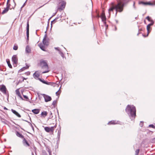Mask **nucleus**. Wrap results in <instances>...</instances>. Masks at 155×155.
<instances>
[{
  "instance_id": "f704fd0d",
  "label": "nucleus",
  "mask_w": 155,
  "mask_h": 155,
  "mask_svg": "<svg viewBox=\"0 0 155 155\" xmlns=\"http://www.w3.org/2000/svg\"><path fill=\"white\" fill-rule=\"evenodd\" d=\"M146 18L149 21H152V20H150V17L149 16H148Z\"/></svg>"
},
{
  "instance_id": "49530a36",
  "label": "nucleus",
  "mask_w": 155,
  "mask_h": 155,
  "mask_svg": "<svg viewBox=\"0 0 155 155\" xmlns=\"http://www.w3.org/2000/svg\"><path fill=\"white\" fill-rule=\"evenodd\" d=\"M30 72H28L27 73V75H30Z\"/></svg>"
},
{
  "instance_id": "aec40b11",
  "label": "nucleus",
  "mask_w": 155,
  "mask_h": 155,
  "mask_svg": "<svg viewBox=\"0 0 155 155\" xmlns=\"http://www.w3.org/2000/svg\"><path fill=\"white\" fill-rule=\"evenodd\" d=\"M41 117H45L47 115V113L46 111H43L41 114Z\"/></svg>"
},
{
  "instance_id": "6e6552de",
  "label": "nucleus",
  "mask_w": 155,
  "mask_h": 155,
  "mask_svg": "<svg viewBox=\"0 0 155 155\" xmlns=\"http://www.w3.org/2000/svg\"><path fill=\"white\" fill-rule=\"evenodd\" d=\"M22 143L23 145L25 147H29L30 146V144L29 143H28V141L27 140L24 138L22 140Z\"/></svg>"
},
{
  "instance_id": "5701e85b",
  "label": "nucleus",
  "mask_w": 155,
  "mask_h": 155,
  "mask_svg": "<svg viewBox=\"0 0 155 155\" xmlns=\"http://www.w3.org/2000/svg\"><path fill=\"white\" fill-rule=\"evenodd\" d=\"M31 48L29 47L27 45L26 46L25 49V51L27 53H29L31 51Z\"/></svg>"
},
{
  "instance_id": "0eeeda50",
  "label": "nucleus",
  "mask_w": 155,
  "mask_h": 155,
  "mask_svg": "<svg viewBox=\"0 0 155 155\" xmlns=\"http://www.w3.org/2000/svg\"><path fill=\"white\" fill-rule=\"evenodd\" d=\"M12 60L13 64H16L18 63V58L16 55H14L12 58Z\"/></svg>"
},
{
  "instance_id": "864d4df0",
  "label": "nucleus",
  "mask_w": 155,
  "mask_h": 155,
  "mask_svg": "<svg viewBox=\"0 0 155 155\" xmlns=\"http://www.w3.org/2000/svg\"><path fill=\"white\" fill-rule=\"evenodd\" d=\"M154 139L155 140V137L154 138Z\"/></svg>"
},
{
  "instance_id": "a878e982",
  "label": "nucleus",
  "mask_w": 155,
  "mask_h": 155,
  "mask_svg": "<svg viewBox=\"0 0 155 155\" xmlns=\"http://www.w3.org/2000/svg\"><path fill=\"white\" fill-rule=\"evenodd\" d=\"M58 51H59V53L61 55L62 58H64V56L63 53L61 52L60 49L58 50Z\"/></svg>"
},
{
  "instance_id": "4c0bfd02",
  "label": "nucleus",
  "mask_w": 155,
  "mask_h": 155,
  "mask_svg": "<svg viewBox=\"0 0 155 155\" xmlns=\"http://www.w3.org/2000/svg\"><path fill=\"white\" fill-rule=\"evenodd\" d=\"M149 127L152 128H155V127L153 124H150L149 126Z\"/></svg>"
},
{
  "instance_id": "9b49d317",
  "label": "nucleus",
  "mask_w": 155,
  "mask_h": 155,
  "mask_svg": "<svg viewBox=\"0 0 155 155\" xmlns=\"http://www.w3.org/2000/svg\"><path fill=\"white\" fill-rule=\"evenodd\" d=\"M39 76L40 73L38 71H36L33 74V76L34 78L35 79L38 78Z\"/></svg>"
},
{
  "instance_id": "79ce46f5",
  "label": "nucleus",
  "mask_w": 155,
  "mask_h": 155,
  "mask_svg": "<svg viewBox=\"0 0 155 155\" xmlns=\"http://www.w3.org/2000/svg\"><path fill=\"white\" fill-rule=\"evenodd\" d=\"M26 2V1L25 2V3L23 4V5L22 6V7H21V8H23L25 6Z\"/></svg>"
},
{
  "instance_id": "a211bd4d",
  "label": "nucleus",
  "mask_w": 155,
  "mask_h": 155,
  "mask_svg": "<svg viewBox=\"0 0 155 155\" xmlns=\"http://www.w3.org/2000/svg\"><path fill=\"white\" fill-rule=\"evenodd\" d=\"M65 5L66 2H62L61 5L59 8V9H60L62 10L65 8Z\"/></svg>"
},
{
  "instance_id": "412c9836",
  "label": "nucleus",
  "mask_w": 155,
  "mask_h": 155,
  "mask_svg": "<svg viewBox=\"0 0 155 155\" xmlns=\"http://www.w3.org/2000/svg\"><path fill=\"white\" fill-rule=\"evenodd\" d=\"M40 48L43 51H45V46L41 43L40 44L38 45Z\"/></svg>"
},
{
  "instance_id": "c756f323",
  "label": "nucleus",
  "mask_w": 155,
  "mask_h": 155,
  "mask_svg": "<svg viewBox=\"0 0 155 155\" xmlns=\"http://www.w3.org/2000/svg\"><path fill=\"white\" fill-rule=\"evenodd\" d=\"M21 78V79L22 80L21 81L19 80V81L18 83L22 82L24 81V80H26L27 79V78H25L22 77Z\"/></svg>"
},
{
  "instance_id": "b1692460",
  "label": "nucleus",
  "mask_w": 155,
  "mask_h": 155,
  "mask_svg": "<svg viewBox=\"0 0 155 155\" xmlns=\"http://www.w3.org/2000/svg\"><path fill=\"white\" fill-rule=\"evenodd\" d=\"M117 123V121H116L115 120H112L110 121L108 123V124H116Z\"/></svg>"
},
{
  "instance_id": "393cba45",
  "label": "nucleus",
  "mask_w": 155,
  "mask_h": 155,
  "mask_svg": "<svg viewBox=\"0 0 155 155\" xmlns=\"http://www.w3.org/2000/svg\"><path fill=\"white\" fill-rule=\"evenodd\" d=\"M61 18L60 17V16L58 17H56L54 19L53 21H51L52 22H54V23H55L57 21V20L58 19H59V20H60L61 19Z\"/></svg>"
},
{
  "instance_id": "dca6fc26",
  "label": "nucleus",
  "mask_w": 155,
  "mask_h": 155,
  "mask_svg": "<svg viewBox=\"0 0 155 155\" xmlns=\"http://www.w3.org/2000/svg\"><path fill=\"white\" fill-rule=\"evenodd\" d=\"M101 18L102 21L104 22L105 21L106 18L105 16V13L104 12H103L101 15Z\"/></svg>"
},
{
  "instance_id": "c9c22d12",
  "label": "nucleus",
  "mask_w": 155,
  "mask_h": 155,
  "mask_svg": "<svg viewBox=\"0 0 155 155\" xmlns=\"http://www.w3.org/2000/svg\"><path fill=\"white\" fill-rule=\"evenodd\" d=\"M57 103V101L55 100L52 103V104L54 106Z\"/></svg>"
},
{
  "instance_id": "2f4dec72",
  "label": "nucleus",
  "mask_w": 155,
  "mask_h": 155,
  "mask_svg": "<svg viewBox=\"0 0 155 155\" xmlns=\"http://www.w3.org/2000/svg\"><path fill=\"white\" fill-rule=\"evenodd\" d=\"M18 48V47L17 46L14 45L13 47V49L15 50H17Z\"/></svg>"
},
{
  "instance_id": "4be33fe9",
  "label": "nucleus",
  "mask_w": 155,
  "mask_h": 155,
  "mask_svg": "<svg viewBox=\"0 0 155 155\" xmlns=\"http://www.w3.org/2000/svg\"><path fill=\"white\" fill-rule=\"evenodd\" d=\"M39 110L38 109H34L32 110V111L35 114H38L39 112Z\"/></svg>"
},
{
  "instance_id": "2eb2a0df",
  "label": "nucleus",
  "mask_w": 155,
  "mask_h": 155,
  "mask_svg": "<svg viewBox=\"0 0 155 155\" xmlns=\"http://www.w3.org/2000/svg\"><path fill=\"white\" fill-rule=\"evenodd\" d=\"M10 5L9 4L8 5V6H7V7L4 9L3 11L2 12V14H4L6 13H7L8 11L9 8L10 7Z\"/></svg>"
},
{
  "instance_id": "3c124183",
  "label": "nucleus",
  "mask_w": 155,
  "mask_h": 155,
  "mask_svg": "<svg viewBox=\"0 0 155 155\" xmlns=\"http://www.w3.org/2000/svg\"><path fill=\"white\" fill-rule=\"evenodd\" d=\"M50 114L51 115L52 114V113L51 111H50Z\"/></svg>"
},
{
  "instance_id": "ea45409f",
  "label": "nucleus",
  "mask_w": 155,
  "mask_h": 155,
  "mask_svg": "<svg viewBox=\"0 0 155 155\" xmlns=\"http://www.w3.org/2000/svg\"><path fill=\"white\" fill-rule=\"evenodd\" d=\"M38 79L41 82L43 83V82H44L45 81L44 80H42L40 78H38Z\"/></svg>"
},
{
  "instance_id": "603ef678",
  "label": "nucleus",
  "mask_w": 155,
  "mask_h": 155,
  "mask_svg": "<svg viewBox=\"0 0 155 155\" xmlns=\"http://www.w3.org/2000/svg\"><path fill=\"white\" fill-rule=\"evenodd\" d=\"M32 155H34V153H32Z\"/></svg>"
},
{
  "instance_id": "c85d7f7f",
  "label": "nucleus",
  "mask_w": 155,
  "mask_h": 155,
  "mask_svg": "<svg viewBox=\"0 0 155 155\" xmlns=\"http://www.w3.org/2000/svg\"><path fill=\"white\" fill-rule=\"evenodd\" d=\"M29 66L28 65H27L26 66L23 67V68H21L20 71H22L24 70L27 69L28 68Z\"/></svg>"
},
{
  "instance_id": "72a5a7b5",
  "label": "nucleus",
  "mask_w": 155,
  "mask_h": 155,
  "mask_svg": "<svg viewBox=\"0 0 155 155\" xmlns=\"http://www.w3.org/2000/svg\"><path fill=\"white\" fill-rule=\"evenodd\" d=\"M43 83L44 84H51V83L50 82H47L45 81V82H43Z\"/></svg>"
},
{
  "instance_id": "f3484780",
  "label": "nucleus",
  "mask_w": 155,
  "mask_h": 155,
  "mask_svg": "<svg viewBox=\"0 0 155 155\" xmlns=\"http://www.w3.org/2000/svg\"><path fill=\"white\" fill-rule=\"evenodd\" d=\"M11 110H12V112L13 114H15L18 117H21V115L18 112H17L16 111H15V110H14L12 109Z\"/></svg>"
},
{
  "instance_id": "09e8293b",
  "label": "nucleus",
  "mask_w": 155,
  "mask_h": 155,
  "mask_svg": "<svg viewBox=\"0 0 155 155\" xmlns=\"http://www.w3.org/2000/svg\"><path fill=\"white\" fill-rule=\"evenodd\" d=\"M4 110H8L7 108H6L5 107H4Z\"/></svg>"
},
{
  "instance_id": "a18cd8bd",
  "label": "nucleus",
  "mask_w": 155,
  "mask_h": 155,
  "mask_svg": "<svg viewBox=\"0 0 155 155\" xmlns=\"http://www.w3.org/2000/svg\"><path fill=\"white\" fill-rule=\"evenodd\" d=\"M55 49L56 50H57L58 51V50L59 49V48H55Z\"/></svg>"
},
{
  "instance_id": "ddd939ff",
  "label": "nucleus",
  "mask_w": 155,
  "mask_h": 155,
  "mask_svg": "<svg viewBox=\"0 0 155 155\" xmlns=\"http://www.w3.org/2000/svg\"><path fill=\"white\" fill-rule=\"evenodd\" d=\"M114 9H115V8L114 5L113 4L108 9V12L109 15H110V12H113Z\"/></svg>"
},
{
  "instance_id": "473e14b6",
  "label": "nucleus",
  "mask_w": 155,
  "mask_h": 155,
  "mask_svg": "<svg viewBox=\"0 0 155 155\" xmlns=\"http://www.w3.org/2000/svg\"><path fill=\"white\" fill-rule=\"evenodd\" d=\"M151 22V23L149 24L148 25H149V26L150 27L151 26L153 25L154 24V21H153L152 20Z\"/></svg>"
},
{
  "instance_id": "e433bc0d",
  "label": "nucleus",
  "mask_w": 155,
  "mask_h": 155,
  "mask_svg": "<svg viewBox=\"0 0 155 155\" xmlns=\"http://www.w3.org/2000/svg\"><path fill=\"white\" fill-rule=\"evenodd\" d=\"M59 90H60V89L57 92H56V95L57 96L59 95L60 94V92H58V91H59Z\"/></svg>"
},
{
  "instance_id": "bb28decb",
  "label": "nucleus",
  "mask_w": 155,
  "mask_h": 155,
  "mask_svg": "<svg viewBox=\"0 0 155 155\" xmlns=\"http://www.w3.org/2000/svg\"><path fill=\"white\" fill-rule=\"evenodd\" d=\"M149 25H147V35H148L150 31V27Z\"/></svg>"
},
{
  "instance_id": "8fccbe9b",
  "label": "nucleus",
  "mask_w": 155,
  "mask_h": 155,
  "mask_svg": "<svg viewBox=\"0 0 155 155\" xmlns=\"http://www.w3.org/2000/svg\"><path fill=\"white\" fill-rule=\"evenodd\" d=\"M58 139H59L60 138V136H58Z\"/></svg>"
},
{
  "instance_id": "f257e3e1",
  "label": "nucleus",
  "mask_w": 155,
  "mask_h": 155,
  "mask_svg": "<svg viewBox=\"0 0 155 155\" xmlns=\"http://www.w3.org/2000/svg\"><path fill=\"white\" fill-rule=\"evenodd\" d=\"M125 110L131 120L135 118L136 109L135 106L133 105H128L126 108Z\"/></svg>"
},
{
  "instance_id": "c03bdc74",
  "label": "nucleus",
  "mask_w": 155,
  "mask_h": 155,
  "mask_svg": "<svg viewBox=\"0 0 155 155\" xmlns=\"http://www.w3.org/2000/svg\"><path fill=\"white\" fill-rule=\"evenodd\" d=\"M135 3L134 2V4H133V6L134 8H135Z\"/></svg>"
},
{
  "instance_id": "37998d69",
  "label": "nucleus",
  "mask_w": 155,
  "mask_h": 155,
  "mask_svg": "<svg viewBox=\"0 0 155 155\" xmlns=\"http://www.w3.org/2000/svg\"><path fill=\"white\" fill-rule=\"evenodd\" d=\"M9 1H10V0H7V6H8V5H9V4H8V2H9Z\"/></svg>"
},
{
  "instance_id": "39448f33",
  "label": "nucleus",
  "mask_w": 155,
  "mask_h": 155,
  "mask_svg": "<svg viewBox=\"0 0 155 155\" xmlns=\"http://www.w3.org/2000/svg\"><path fill=\"white\" fill-rule=\"evenodd\" d=\"M42 95L43 96L45 102H48L51 100V97L48 95L43 94H42Z\"/></svg>"
},
{
  "instance_id": "58836bf2",
  "label": "nucleus",
  "mask_w": 155,
  "mask_h": 155,
  "mask_svg": "<svg viewBox=\"0 0 155 155\" xmlns=\"http://www.w3.org/2000/svg\"><path fill=\"white\" fill-rule=\"evenodd\" d=\"M61 134V131L58 130V136H60Z\"/></svg>"
},
{
  "instance_id": "9d476101",
  "label": "nucleus",
  "mask_w": 155,
  "mask_h": 155,
  "mask_svg": "<svg viewBox=\"0 0 155 155\" xmlns=\"http://www.w3.org/2000/svg\"><path fill=\"white\" fill-rule=\"evenodd\" d=\"M6 88L4 85H2L0 88V91L3 93L6 94Z\"/></svg>"
},
{
  "instance_id": "1a4fd4ad",
  "label": "nucleus",
  "mask_w": 155,
  "mask_h": 155,
  "mask_svg": "<svg viewBox=\"0 0 155 155\" xmlns=\"http://www.w3.org/2000/svg\"><path fill=\"white\" fill-rule=\"evenodd\" d=\"M26 35L27 40L28 41L29 37V25L28 22L26 28Z\"/></svg>"
},
{
  "instance_id": "f8f14e48",
  "label": "nucleus",
  "mask_w": 155,
  "mask_h": 155,
  "mask_svg": "<svg viewBox=\"0 0 155 155\" xmlns=\"http://www.w3.org/2000/svg\"><path fill=\"white\" fill-rule=\"evenodd\" d=\"M46 35H45L43 40V43L44 45H48V42L46 39Z\"/></svg>"
},
{
  "instance_id": "7c9ffc66",
  "label": "nucleus",
  "mask_w": 155,
  "mask_h": 155,
  "mask_svg": "<svg viewBox=\"0 0 155 155\" xmlns=\"http://www.w3.org/2000/svg\"><path fill=\"white\" fill-rule=\"evenodd\" d=\"M140 150L139 149L135 151V155H138Z\"/></svg>"
},
{
  "instance_id": "7ed1b4c3",
  "label": "nucleus",
  "mask_w": 155,
  "mask_h": 155,
  "mask_svg": "<svg viewBox=\"0 0 155 155\" xmlns=\"http://www.w3.org/2000/svg\"><path fill=\"white\" fill-rule=\"evenodd\" d=\"M40 65L42 69L45 70V71H43L42 73V74L47 73L49 71L48 67L46 61H41L40 62Z\"/></svg>"
},
{
  "instance_id": "de8ad7c7",
  "label": "nucleus",
  "mask_w": 155,
  "mask_h": 155,
  "mask_svg": "<svg viewBox=\"0 0 155 155\" xmlns=\"http://www.w3.org/2000/svg\"><path fill=\"white\" fill-rule=\"evenodd\" d=\"M48 152H49V155H51V152L50 151H49Z\"/></svg>"
},
{
  "instance_id": "cd10ccee",
  "label": "nucleus",
  "mask_w": 155,
  "mask_h": 155,
  "mask_svg": "<svg viewBox=\"0 0 155 155\" xmlns=\"http://www.w3.org/2000/svg\"><path fill=\"white\" fill-rule=\"evenodd\" d=\"M6 62L8 64V66L10 68H12V66L10 63V61L9 60L7 59L6 60Z\"/></svg>"
},
{
  "instance_id": "4468645a",
  "label": "nucleus",
  "mask_w": 155,
  "mask_h": 155,
  "mask_svg": "<svg viewBox=\"0 0 155 155\" xmlns=\"http://www.w3.org/2000/svg\"><path fill=\"white\" fill-rule=\"evenodd\" d=\"M15 134L18 137L20 138L23 139L24 138L23 135L18 131H16Z\"/></svg>"
},
{
  "instance_id": "a19ab883",
  "label": "nucleus",
  "mask_w": 155,
  "mask_h": 155,
  "mask_svg": "<svg viewBox=\"0 0 155 155\" xmlns=\"http://www.w3.org/2000/svg\"><path fill=\"white\" fill-rule=\"evenodd\" d=\"M23 97H24L25 99H28V97L26 95H23Z\"/></svg>"
},
{
  "instance_id": "f03ea898",
  "label": "nucleus",
  "mask_w": 155,
  "mask_h": 155,
  "mask_svg": "<svg viewBox=\"0 0 155 155\" xmlns=\"http://www.w3.org/2000/svg\"><path fill=\"white\" fill-rule=\"evenodd\" d=\"M125 4V2L120 1L118 2L117 4L114 5L116 11V15H117V12H121L123 11L124 7Z\"/></svg>"
},
{
  "instance_id": "423d86ee",
  "label": "nucleus",
  "mask_w": 155,
  "mask_h": 155,
  "mask_svg": "<svg viewBox=\"0 0 155 155\" xmlns=\"http://www.w3.org/2000/svg\"><path fill=\"white\" fill-rule=\"evenodd\" d=\"M139 4H142L144 5H153L154 4L153 3H151L150 2H145L143 1H140L139 2ZM155 5V4H154Z\"/></svg>"
},
{
  "instance_id": "20e7f679",
  "label": "nucleus",
  "mask_w": 155,
  "mask_h": 155,
  "mask_svg": "<svg viewBox=\"0 0 155 155\" xmlns=\"http://www.w3.org/2000/svg\"><path fill=\"white\" fill-rule=\"evenodd\" d=\"M56 127V126L54 127H45L44 129L45 131L47 132H53L54 129V127Z\"/></svg>"
},
{
  "instance_id": "6ab92c4d",
  "label": "nucleus",
  "mask_w": 155,
  "mask_h": 155,
  "mask_svg": "<svg viewBox=\"0 0 155 155\" xmlns=\"http://www.w3.org/2000/svg\"><path fill=\"white\" fill-rule=\"evenodd\" d=\"M16 94L22 99L23 100V98L21 97V94L20 93L19 89H18L16 90Z\"/></svg>"
}]
</instances>
